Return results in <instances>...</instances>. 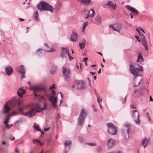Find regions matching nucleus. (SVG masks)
Listing matches in <instances>:
<instances>
[{
    "mask_svg": "<svg viewBox=\"0 0 153 153\" xmlns=\"http://www.w3.org/2000/svg\"><path fill=\"white\" fill-rule=\"evenodd\" d=\"M143 69L142 67L139 65L138 67H135L133 65H130L129 66V71L130 73L134 76L133 79V87L138 86L140 83L142 79L140 78L138 80L137 78L138 76H141L140 74H139V72H143Z\"/></svg>",
    "mask_w": 153,
    "mask_h": 153,
    "instance_id": "obj_1",
    "label": "nucleus"
},
{
    "mask_svg": "<svg viewBox=\"0 0 153 153\" xmlns=\"http://www.w3.org/2000/svg\"><path fill=\"white\" fill-rule=\"evenodd\" d=\"M37 9L40 12L46 10L53 13V7L46 2L44 1L38 3L36 5Z\"/></svg>",
    "mask_w": 153,
    "mask_h": 153,
    "instance_id": "obj_2",
    "label": "nucleus"
},
{
    "mask_svg": "<svg viewBox=\"0 0 153 153\" xmlns=\"http://www.w3.org/2000/svg\"><path fill=\"white\" fill-rule=\"evenodd\" d=\"M87 115V114L85 110L82 109L81 110L78 119L77 123L79 126H81L83 124Z\"/></svg>",
    "mask_w": 153,
    "mask_h": 153,
    "instance_id": "obj_3",
    "label": "nucleus"
},
{
    "mask_svg": "<svg viewBox=\"0 0 153 153\" xmlns=\"http://www.w3.org/2000/svg\"><path fill=\"white\" fill-rule=\"evenodd\" d=\"M108 128V133L111 135H116L117 134V128L113 123H110L107 124Z\"/></svg>",
    "mask_w": 153,
    "mask_h": 153,
    "instance_id": "obj_4",
    "label": "nucleus"
},
{
    "mask_svg": "<svg viewBox=\"0 0 153 153\" xmlns=\"http://www.w3.org/2000/svg\"><path fill=\"white\" fill-rule=\"evenodd\" d=\"M132 117L136 124L139 125L140 124V114L137 110H134L132 111Z\"/></svg>",
    "mask_w": 153,
    "mask_h": 153,
    "instance_id": "obj_5",
    "label": "nucleus"
},
{
    "mask_svg": "<svg viewBox=\"0 0 153 153\" xmlns=\"http://www.w3.org/2000/svg\"><path fill=\"white\" fill-rule=\"evenodd\" d=\"M62 72L65 80L67 82H69L70 78V71L69 69L63 67Z\"/></svg>",
    "mask_w": 153,
    "mask_h": 153,
    "instance_id": "obj_6",
    "label": "nucleus"
},
{
    "mask_svg": "<svg viewBox=\"0 0 153 153\" xmlns=\"http://www.w3.org/2000/svg\"><path fill=\"white\" fill-rule=\"evenodd\" d=\"M40 112V111H38L37 108L36 107V108H32L29 111L25 113H22V114L24 116L28 117H32L34 116L36 112Z\"/></svg>",
    "mask_w": 153,
    "mask_h": 153,
    "instance_id": "obj_7",
    "label": "nucleus"
},
{
    "mask_svg": "<svg viewBox=\"0 0 153 153\" xmlns=\"http://www.w3.org/2000/svg\"><path fill=\"white\" fill-rule=\"evenodd\" d=\"M76 89L77 90H83L85 89V83L83 81H76L75 82Z\"/></svg>",
    "mask_w": 153,
    "mask_h": 153,
    "instance_id": "obj_8",
    "label": "nucleus"
},
{
    "mask_svg": "<svg viewBox=\"0 0 153 153\" xmlns=\"http://www.w3.org/2000/svg\"><path fill=\"white\" fill-rule=\"evenodd\" d=\"M131 130V126L129 124H126L123 128L121 132L123 134H128V137H129V131H130Z\"/></svg>",
    "mask_w": 153,
    "mask_h": 153,
    "instance_id": "obj_9",
    "label": "nucleus"
},
{
    "mask_svg": "<svg viewBox=\"0 0 153 153\" xmlns=\"http://www.w3.org/2000/svg\"><path fill=\"white\" fill-rule=\"evenodd\" d=\"M125 7L128 10L130 11L134 15H137L139 13V12L137 10L129 5H126Z\"/></svg>",
    "mask_w": 153,
    "mask_h": 153,
    "instance_id": "obj_10",
    "label": "nucleus"
},
{
    "mask_svg": "<svg viewBox=\"0 0 153 153\" xmlns=\"http://www.w3.org/2000/svg\"><path fill=\"white\" fill-rule=\"evenodd\" d=\"M115 143V141L112 138L109 139L107 141V146L108 149H111L114 147Z\"/></svg>",
    "mask_w": 153,
    "mask_h": 153,
    "instance_id": "obj_11",
    "label": "nucleus"
},
{
    "mask_svg": "<svg viewBox=\"0 0 153 153\" xmlns=\"http://www.w3.org/2000/svg\"><path fill=\"white\" fill-rule=\"evenodd\" d=\"M5 70L7 75L8 76H10L12 75L13 73V69L12 68L9 66H8L5 68Z\"/></svg>",
    "mask_w": 153,
    "mask_h": 153,
    "instance_id": "obj_12",
    "label": "nucleus"
},
{
    "mask_svg": "<svg viewBox=\"0 0 153 153\" xmlns=\"http://www.w3.org/2000/svg\"><path fill=\"white\" fill-rule=\"evenodd\" d=\"M3 109V113L4 114H8L9 111L11 110L10 108L7 105V103L4 105Z\"/></svg>",
    "mask_w": 153,
    "mask_h": 153,
    "instance_id": "obj_13",
    "label": "nucleus"
},
{
    "mask_svg": "<svg viewBox=\"0 0 153 153\" xmlns=\"http://www.w3.org/2000/svg\"><path fill=\"white\" fill-rule=\"evenodd\" d=\"M34 92L36 91H40L44 89V87L40 86H34L30 87Z\"/></svg>",
    "mask_w": 153,
    "mask_h": 153,
    "instance_id": "obj_14",
    "label": "nucleus"
},
{
    "mask_svg": "<svg viewBox=\"0 0 153 153\" xmlns=\"http://www.w3.org/2000/svg\"><path fill=\"white\" fill-rule=\"evenodd\" d=\"M49 100L51 102L53 106L54 107H56V104L57 102V98L56 97H54L53 96H52L50 98Z\"/></svg>",
    "mask_w": 153,
    "mask_h": 153,
    "instance_id": "obj_15",
    "label": "nucleus"
},
{
    "mask_svg": "<svg viewBox=\"0 0 153 153\" xmlns=\"http://www.w3.org/2000/svg\"><path fill=\"white\" fill-rule=\"evenodd\" d=\"M16 70L21 74L25 73V70L24 66L23 65H21L19 67H16Z\"/></svg>",
    "mask_w": 153,
    "mask_h": 153,
    "instance_id": "obj_16",
    "label": "nucleus"
},
{
    "mask_svg": "<svg viewBox=\"0 0 153 153\" xmlns=\"http://www.w3.org/2000/svg\"><path fill=\"white\" fill-rule=\"evenodd\" d=\"M25 92V91L23 89V87H21L18 89L17 94L21 97H22V94L24 93Z\"/></svg>",
    "mask_w": 153,
    "mask_h": 153,
    "instance_id": "obj_17",
    "label": "nucleus"
},
{
    "mask_svg": "<svg viewBox=\"0 0 153 153\" xmlns=\"http://www.w3.org/2000/svg\"><path fill=\"white\" fill-rule=\"evenodd\" d=\"M71 141L70 140H66L65 142V145L66 148H68V151L69 150L71 147Z\"/></svg>",
    "mask_w": 153,
    "mask_h": 153,
    "instance_id": "obj_18",
    "label": "nucleus"
},
{
    "mask_svg": "<svg viewBox=\"0 0 153 153\" xmlns=\"http://www.w3.org/2000/svg\"><path fill=\"white\" fill-rule=\"evenodd\" d=\"M11 114H7L5 117V120L4 122V124L5 125H7V123L11 117Z\"/></svg>",
    "mask_w": 153,
    "mask_h": 153,
    "instance_id": "obj_19",
    "label": "nucleus"
},
{
    "mask_svg": "<svg viewBox=\"0 0 153 153\" xmlns=\"http://www.w3.org/2000/svg\"><path fill=\"white\" fill-rule=\"evenodd\" d=\"M77 1L81 3L82 4H85L86 6H88L91 2V0H77Z\"/></svg>",
    "mask_w": 153,
    "mask_h": 153,
    "instance_id": "obj_20",
    "label": "nucleus"
},
{
    "mask_svg": "<svg viewBox=\"0 0 153 153\" xmlns=\"http://www.w3.org/2000/svg\"><path fill=\"white\" fill-rule=\"evenodd\" d=\"M62 50L61 54V57L63 59L64 57H66L65 54L66 53L67 49L64 47L62 48Z\"/></svg>",
    "mask_w": 153,
    "mask_h": 153,
    "instance_id": "obj_21",
    "label": "nucleus"
},
{
    "mask_svg": "<svg viewBox=\"0 0 153 153\" xmlns=\"http://www.w3.org/2000/svg\"><path fill=\"white\" fill-rule=\"evenodd\" d=\"M76 33L74 31H73L70 38V40L71 41H75L76 40Z\"/></svg>",
    "mask_w": 153,
    "mask_h": 153,
    "instance_id": "obj_22",
    "label": "nucleus"
},
{
    "mask_svg": "<svg viewBox=\"0 0 153 153\" xmlns=\"http://www.w3.org/2000/svg\"><path fill=\"white\" fill-rule=\"evenodd\" d=\"M83 42H79V46L80 47V49L81 50H82L84 48L85 45V40L84 39L83 40Z\"/></svg>",
    "mask_w": 153,
    "mask_h": 153,
    "instance_id": "obj_23",
    "label": "nucleus"
},
{
    "mask_svg": "<svg viewBox=\"0 0 153 153\" xmlns=\"http://www.w3.org/2000/svg\"><path fill=\"white\" fill-rule=\"evenodd\" d=\"M44 107L42 108H40L39 106H38L37 108L38 111H40V112L42 110H47L48 109V107L47 106V104L46 103H44L43 104Z\"/></svg>",
    "mask_w": 153,
    "mask_h": 153,
    "instance_id": "obj_24",
    "label": "nucleus"
},
{
    "mask_svg": "<svg viewBox=\"0 0 153 153\" xmlns=\"http://www.w3.org/2000/svg\"><path fill=\"white\" fill-rule=\"evenodd\" d=\"M61 5L60 4H55L53 8V10H56V11H58L61 8Z\"/></svg>",
    "mask_w": 153,
    "mask_h": 153,
    "instance_id": "obj_25",
    "label": "nucleus"
},
{
    "mask_svg": "<svg viewBox=\"0 0 153 153\" xmlns=\"http://www.w3.org/2000/svg\"><path fill=\"white\" fill-rule=\"evenodd\" d=\"M94 19L98 22L100 24L102 23V18L100 15H97L95 18Z\"/></svg>",
    "mask_w": 153,
    "mask_h": 153,
    "instance_id": "obj_26",
    "label": "nucleus"
},
{
    "mask_svg": "<svg viewBox=\"0 0 153 153\" xmlns=\"http://www.w3.org/2000/svg\"><path fill=\"white\" fill-rule=\"evenodd\" d=\"M144 59L143 58L142 56L141 55V54L140 53L138 55L137 59V62H138L140 61H143Z\"/></svg>",
    "mask_w": 153,
    "mask_h": 153,
    "instance_id": "obj_27",
    "label": "nucleus"
},
{
    "mask_svg": "<svg viewBox=\"0 0 153 153\" xmlns=\"http://www.w3.org/2000/svg\"><path fill=\"white\" fill-rule=\"evenodd\" d=\"M106 5H109L110 7H112L114 9H115L116 8V4H114L112 3L110 1H108Z\"/></svg>",
    "mask_w": 153,
    "mask_h": 153,
    "instance_id": "obj_28",
    "label": "nucleus"
},
{
    "mask_svg": "<svg viewBox=\"0 0 153 153\" xmlns=\"http://www.w3.org/2000/svg\"><path fill=\"white\" fill-rule=\"evenodd\" d=\"M57 68L55 66H52L51 69V73L52 74L55 73L57 70Z\"/></svg>",
    "mask_w": 153,
    "mask_h": 153,
    "instance_id": "obj_29",
    "label": "nucleus"
},
{
    "mask_svg": "<svg viewBox=\"0 0 153 153\" xmlns=\"http://www.w3.org/2000/svg\"><path fill=\"white\" fill-rule=\"evenodd\" d=\"M149 141V140L146 139H144L142 142V145L144 146V148H145V146L148 144Z\"/></svg>",
    "mask_w": 153,
    "mask_h": 153,
    "instance_id": "obj_30",
    "label": "nucleus"
},
{
    "mask_svg": "<svg viewBox=\"0 0 153 153\" xmlns=\"http://www.w3.org/2000/svg\"><path fill=\"white\" fill-rule=\"evenodd\" d=\"M95 12L93 9H92L91 10H90L88 14L90 15V16L91 17H93L94 15Z\"/></svg>",
    "mask_w": 153,
    "mask_h": 153,
    "instance_id": "obj_31",
    "label": "nucleus"
},
{
    "mask_svg": "<svg viewBox=\"0 0 153 153\" xmlns=\"http://www.w3.org/2000/svg\"><path fill=\"white\" fill-rule=\"evenodd\" d=\"M33 124V127L35 129L38 131H41V130L39 128V126L38 125H36V124L35 123H34Z\"/></svg>",
    "mask_w": 153,
    "mask_h": 153,
    "instance_id": "obj_32",
    "label": "nucleus"
},
{
    "mask_svg": "<svg viewBox=\"0 0 153 153\" xmlns=\"http://www.w3.org/2000/svg\"><path fill=\"white\" fill-rule=\"evenodd\" d=\"M142 44L144 46V45H147V42L146 40V37H144V38H142Z\"/></svg>",
    "mask_w": 153,
    "mask_h": 153,
    "instance_id": "obj_33",
    "label": "nucleus"
},
{
    "mask_svg": "<svg viewBox=\"0 0 153 153\" xmlns=\"http://www.w3.org/2000/svg\"><path fill=\"white\" fill-rule=\"evenodd\" d=\"M25 121V119L24 118L22 117L20 118L19 120H17L16 122H14V124L17 123H20L23 122Z\"/></svg>",
    "mask_w": 153,
    "mask_h": 153,
    "instance_id": "obj_34",
    "label": "nucleus"
},
{
    "mask_svg": "<svg viewBox=\"0 0 153 153\" xmlns=\"http://www.w3.org/2000/svg\"><path fill=\"white\" fill-rule=\"evenodd\" d=\"M88 22H84L82 26V31L84 32L85 30V27H86L87 25H88Z\"/></svg>",
    "mask_w": 153,
    "mask_h": 153,
    "instance_id": "obj_35",
    "label": "nucleus"
},
{
    "mask_svg": "<svg viewBox=\"0 0 153 153\" xmlns=\"http://www.w3.org/2000/svg\"><path fill=\"white\" fill-rule=\"evenodd\" d=\"M39 16V14L37 11H36L34 14V19L36 20H38V17Z\"/></svg>",
    "mask_w": 153,
    "mask_h": 153,
    "instance_id": "obj_36",
    "label": "nucleus"
},
{
    "mask_svg": "<svg viewBox=\"0 0 153 153\" xmlns=\"http://www.w3.org/2000/svg\"><path fill=\"white\" fill-rule=\"evenodd\" d=\"M109 26L110 28H111V27L112 28V29L114 31H117L119 33L120 32V30L119 29H116L115 28V27L113 26L112 25H109Z\"/></svg>",
    "mask_w": 153,
    "mask_h": 153,
    "instance_id": "obj_37",
    "label": "nucleus"
},
{
    "mask_svg": "<svg viewBox=\"0 0 153 153\" xmlns=\"http://www.w3.org/2000/svg\"><path fill=\"white\" fill-rule=\"evenodd\" d=\"M97 152L99 153H100L102 151V147L101 146H99L98 147L97 149Z\"/></svg>",
    "mask_w": 153,
    "mask_h": 153,
    "instance_id": "obj_38",
    "label": "nucleus"
},
{
    "mask_svg": "<svg viewBox=\"0 0 153 153\" xmlns=\"http://www.w3.org/2000/svg\"><path fill=\"white\" fill-rule=\"evenodd\" d=\"M86 144L90 146H94L96 145V144L95 143H93L88 142L86 143Z\"/></svg>",
    "mask_w": 153,
    "mask_h": 153,
    "instance_id": "obj_39",
    "label": "nucleus"
},
{
    "mask_svg": "<svg viewBox=\"0 0 153 153\" xmlns=\"http://www.w3.org/2000/svg\"><path fill=\"white\" fill-rule=\"evenodd\" d=\"M19 114V112L18 111H13L11 113V114L12 115H17Z\"/></svg>",
    "mask_w": 153,
    "mask_h": 153,
    "instance_id": "obj_40",
    "label": "nucleus"
},
{
    "mask_svg": "<svg viewBox=\"0 0 153 153\" xmlns=\"http://www.w3.org/2000/svg\"><path fill=\"white\" fill-rule=\"evenodd\" d=\"M33 142L34 143H39L40 145H41V142L38 139H35L33 140Z\"/></svg>",
    "mask_w": 153,
    "mask_h": 153,
    "instance_id": "obj_41",
    "label": "nucleus"
},
{
    "mask_svg": "<svg viewBox=\"0 0 153 153\" xmlns=\"http://www.w3.org/2000/svg\"><path fill=\"white\" fill-rule=\"evenodd\" d=\"M137 92H138L139 93H140V88H139L138 89H136L133 92V95L135 94Z\"/></svg>",
    "mask_w": 153,
    "mask_h": 153,
    "instance_id": "obj_42",
    "label": "nucleus"
},
{
    "mask_svg": "<svg viewBox=\"0 0 153 153\" xmlns=\"http://www.w3.org/2000/svg\"><path fill=\"white\" fill-rule=\"evenodd\" d=\"M146 115L147 117L148 118L149 120V121H151V117H150L149 113L148 112H147L146 113Z\"/></svg>",
    "mask_w": 153,
    "mask_h": 153,
    "instance_id": "obj_43",
    "label": "nucleus"
},
{
    "mask_svg": "<svg viewBox=\"0 0 153 153\" xmlns=\"http://www.w3.org/2000/svg\"><path fill=\"white\" fill-rule=\"evenodd\" d=\"M88 60V58L87 57H85L84 58L83 61L85 62V64L86 65H87V62Z\"/></svg>",
    "mask_w": 153,
    "mask_h": 153,
    "instance_id": "obj_44",
    "label": "nucleus"
},
{
    "mask_svg": "<svg viewBox=\"0 0 153 153\" xmlns=\"http://www.w3.org/2000/svg\"><path fill=\"white\" fill-rule=\"evenodd\" d=\"M92 108L93 110L95 112H96L97 111V109L96 108L95 106L94 105H93L92 106Z\"/></svg>",
    "mask_w": 153,
    "mask_h": 153,
    "instance_id": "obj_45",
    "label": "nucleus"
},
{
    "mask_svg": "<svg viewBox=\"0 0 153 153\" xmlns=\"http://www.w3.org/2000/svg\"><path fill=\"white\" fill-rule=\"evenodd\" d=\"M60 118V115L58 113L56 116V121Z\"/></svg>",
    "mask_w": 153,
    "mask_h": 153,
    "instance_id": "obj_46",
    "label": "nucleus"
},
{
    "mask_svg": "<svg viewBox=\"0 0 153 153\" xmlns=\"http://www.w3.org/2000/svg\"><path fill=\"white\" fill-rule=\"evenodd\" d=\"M54 50V49L53 48H51L49 50L46 51V52H51L53 51Z\"/></svg>",
    "mask_w": 153,
    "mask_h": 153,
    "instance_id": "obj_47",
    "label": "nucleus"
},
{
    "mask_svg": "<svg viewBox=\"0 0 153 153\" xmlns=\"http://www.w3.org/2000/svg\"><path fill=\"white\" fill-rule=\"evenodd\" d=\"M144 48L145 49V50L146 51H148V50L149 48H148V47L147 44L144 45Z\"/></svg>",
    "mask_w": 153,
    "mask_h": 153,
    "instance_id": "obj_48",
    "label": "nucleus"
},
{
    "mask_svg": "<svg viewBox=\"0 0 153 153\" xmlns=\"http://www.w3.org/2000/svg\"><path fill=\"white\" fill-rule=\"evenodd\" d=\"M78 139L81 142H82L83 141V138L81 137H79Z\"/></svg>",
    "mask_w": 153,
    "mask_h": 153,
    "instance_id": "obj_49",
    "label": "nucleus"
},
{
    "mask_svg": "<svg viewBox=\"0 0 153 153\" xmlns=\"http://www.w3.org/2000/svg\"><path fill=\"white\" fill-rule=\"evenodd\" d=\"M130 108L132 109H136V107L132 105H130Z\"/></svg>",
    "mask_w": 153,
    "mask_h": 153,
    "instance_id": "obj_50",
    "label": "nucleus"
},
{
    "mask_svg": "<svg viewBox=\"0 0 153 153\" xmlns=\"http://www.w3.org/2000/svg\"><path fill=\"white\" fill-rule=\"evenodd\" d=\"M42 51V49L41 48L38 49L36 51V54H38V53L39 52H41Z\"/></svg>",
    "mask_w": 153,
    "mask_h": 153,
    "instance_id": "obj_51",
    "label": "nucleus"
},
{
    "mask_svg": "<svg viewBox=\"0 0 153 153\" xmlns=\"http://www.w3.org/2000/svg\"><path fill=\"white\" fill-rule=\"evenodd\" d=\"M25 73H23L22 74H21V79H22L24 77L25 75Z\"/></svg>",
    "mask_w": 153,
    "mask_h": 153,
    "instance_id": "obj_52",
    "label": "nucleus"
},
{
    "mask_svg": "<svg viewBox=\"0 0 153 153\" xmlns=\"http://www.w3.org/2000/svg\"><path fill=\"white\" fill-rule=\"evenodd\" d=\"M5 127L8 129H10L11 128L10 126L8 124L7 125H5Z\"/></svg>",
    "mask_w": 153,
    "mask_h": 153,
    "instance_id": "obj_53",
    "label": "nucleus"
},
{
    "mask_svg": "<svg viewBox=\"0 0 153 153\" xmlns=\"http://www.w3.org/2000/svg\"><path fill=\"white\" fill-rule=\"evenodd\" d=\"M49 128H45L44 131L45 132H46L49 131Z\"/></svg>",
    "mask_w": 153,
    "mask_h": 153,
    "instance_id": "obj_54",
    "label": "nucleus"
},
{
    "mask_svg": "<svg viewBox=\"0 0 153 153\" xmlns=\"http://www.w3.org/2000/svg\"><path fill=\"white\" fill-rule=\"evenodd\" d=\"M15 152L16 153H19V152L17 148L15 149Z\"/></svg>",
    "mask_w": 153,
    "mask_h": 153,
    "instance_id": "obj_55",
    "label": "nucleus"
},
{
    "mask_svg": "<svg viewBox=\"0 0 153 153\" xmlns=\"http://www.w3.org/2000/svg\"><path fill=\"white\" fill-rule=\"evenodd\" d=\"M140 36L142 37V38H144V37H145L143 33H139Z\"/></svg>",
    "mask_w": 153,
    "mask_h": 153,
    "instance_id": "obj_56",
    "label": "nucleus"
},
{
    "mask_svg": "<svg viewBox=\"0 0 153 153\" xmlns=\"http://www.w3.org/2000/svg\"><path fill=\"white\" fill-rule=\"evenodd\" d=\"M69 59L71 61V59H73V58L72 56H71V55H69L68 56Z\"/></svg>",
    "mask_w": 153,
    "mask_h": 153,
    "instance_id": "obj_57",
    "label": "nucleus"
},
{
    "mask_svg": "<svg viewBox=\"0 0 153 153\" xmlns=\"http://www.w3.org/2000/svg\"><path fill=\"white\" fill-rule=\"evenodd\" d=\"M135 38L138 40V42H140V40L139 39V37L137 36H135Z\"/></svg>",
    "mask_w": 153,
    "mask_h": 153,
    "instance_id": "obj_58",
    "label": "nucleus"
},
{
    "mask_svg": "<svg viewBox=\"0 0 153 153\" xmlns=\"http://www.w3.org/2000/svg\"><path fill=\"white\" fill-rule=\"evenodd\" d=\"M66 54H67L68 55V56H69V55H70V54L69 53V51L68 50V49H67Z\"/></svg>",
    "mask_w": 153,
    "mask_h": 153,
    "instance_id": "obj_59",
    "label": "nucleus"
},
{
    "mask_svg": "<svg viewBox=\"0 0 153 153\" xmlns=\"http://www.w3.org/2000/svg\"><path fill=\"white\" fill-rule=\"evenodd\" d=\"M149 98H150V101H152V102L153 101V99L152 96L151 95H150L149 96Z\"/></svg>",
    "mask_w": 153,
    "mask_h": 153,
    "instance_id": "obj_60",
    "label": "nucleus"
},
{
    "mask_svg": "<svg viewBox=\"0 0 153 153\" xmlns=\"http://www.w3.org/2000/svg\"><path fill=\"white\" fill-rule=\"evenodd\" d=\"M51 91H52V93L53 94H56L55 91L54 90H53V89L51 90Z\"/></svg>",
    "mask_w": 153,
    "mask_h": 153,
    "instance_id": "obj_61",
    "label": "nucleus"
},
{
    "mask_svg": "<svg viewBox=\"0 0 153 153\" xmlns=\"http://www.w3.org/2000/svg\"><path fill=\"white\" fill-rule=\"evenodd\" d=\"M55 84H53L50 88H55Z\"/></svg>",
    "mask_w": 153,
    "mask_h": 153,
    "instance_id": "obj_62",
    "label": "nucleus"
},
{
    "mask_svg": "<svg viewBox=\"0 0 153 153\" xmlns=\"http://www.w3.org/2000/svg\"><path fill=\"white\" fill-rule=\"evenodd\" d=\"M14 139H15V137H11L10 138V140H14Z\"/></svg>",
    "mask_w": 153,
    "mask_h": 153,
    "instance_id": "obj_63",
    "label": "nucleus"
},
{
    "mask_svg": "<svg viewBox=\"0 0 153 153\" xmlns=\"http://www.w3.org/2000/svg\"><path fill=\"white\" fill-rule=\"evenodd\" d=\"M19 20H20L21 21H24L25 20V19H22V18H19Z\"/></svg>",
    "mask_w": 153,
    "mask_h": 153,
    "instance_id": "obj_64",
    "label": "nucleus"
}]
</instances>
